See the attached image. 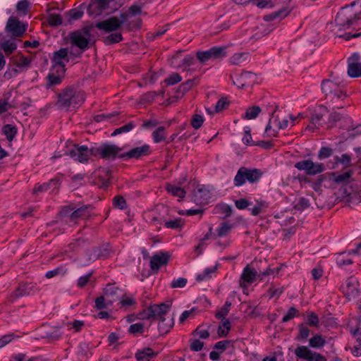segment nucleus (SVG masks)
Returning <instances> with one entry per match:
<instances>
[{"mask_svg": "<svg viewBox=\"0 0 361 361\" xmlns=\"http://www.w3.org/2000/svg\"><path fill=\"white\" fill-rule=\"evenodd\" d=\"M231 330V322L228 319H221V324L217 329V334L220 337H226Z\"/></svg>", "mask_w": 361, "mask_h": 361, "instance_id": "nucleus-25", "label": "nucleus"}, {"mask_svg": "<svg viewBox=\"0 0 361 361\" xmlns=\"http://www.w3.org/2000/svg\"><path fill=\"white\" fill-rule=\"evenodd\" d=\"M261 112V109L258 106H253L249 108L245 115V118L247 120L255 118Z\"/></svg>", "mask_w": 361, "mask_h": 361, "instance_id": "nucleus-40", "label": "nucleus"}, {"mask_svg": "<svg viewBox=\"0 0 361 361\" xmlns=\"http://www.w3.org/2000/svg\"><path fill=\"white\" fill-rule=\"evenodd\" d=\"M114 205L120 209H124L127 207L126 200L121 195H117L114 198Z\"/></svg>", "mask_w": 361, "mask_h": 361, "instance_id": "nucleus-52", "label": "nucleus"}, {"mask_svg": "<svg viewBox=\"0 0 361 361\" xmlns=\"http://www.w3.org/2000/svg\"><path fill=\"white\" fill-rule=\"evenodd\" d=\"M358 282L355 279L350 277L346 281V284L342 286V290L346 298L350 300L358 294Z\"/></svg>", "mask_w": 361, "mask_h": 361, "instance_id": "nucleus-17", "label": "nucleus"}, {"mask_svg": "<svg viewBox=\"0 0 361 361\" xmlns=\"http://www.w3.org/2000/svg\"><path fill=\"white\" fill-rule=\"evenodd\" d=\"M3 133L6 136L8 141H12L17 133V129L15 126L7 124L3 127Z\"/></svg>", "mask_w": 361, "mask_h": 361, "instance_id": "nucleus-29", "label": "nucleus"}, {"mask_svg": "<svg viewBox=\"0 0 361 361\" xmlns=\"http://www.w3.org/2000/svg\"><path fill=\"white\" fill-rule=\"evenodd\" d=\"M229 101L227 100L226 97L221 98L216 103L215 106L214 112L219 113L227 108L229 105Z\"/></svg>", "mask_w": 361, "mask_h": 361, "instance_id": "nucleus-46", "label": "nucleus"}, {"mask_svg": "<svg viewBox=\"0 0 361 361\" xmlns=\"http://www.w3.org/2000/svg\"><path fill=\"white\" fill-rule=\"evenodd\" d=\"M123 37L121 33H114L106 36L104 39V42L106 44H113L122 41Z\"/></svg>", "mask_w": 361, "mask_h": 361, "instance_id": "nucleus-37", "label": "nucleus"}, {"mask_svg": "<svg viewBox=\"0 0 361 361\" xmlns=\"http://www.w3.org/2000/svg\"><path fill=\"white\" fill-rule=\"evenodd\" d=\"M171 307V304L161 303L159 305H150L149 306V315L152 316L153 322L157 320L164 323L166 321L164 315L168 312Z\"/></svg>", "mask_w": 361, "mask_h": 361, "instance_id": "nucleus-8", "label": "nucleus"}, {"mask_svg": "<svg viewBox=\"0 0 361 361\" xmlns=\"http://www.w3.org/2000/svg\"><path fill=\"white\" fill-rule=\"evenodd\" d=\"M310 206L309 200L305 197H300L298 202L294 206V209L302 211Z\"/></svg>", "mask_w": 361, "mask_h": 361, "instance_id": "nucleus-60", "label": "nucleus"}, {"mask_svg": "<svg viewBox=\"0 0 361 361\" xmlns=\"http://www.w3.org/2000/svg\"><path fill=\"white\" fill-rule=\"evenodd\" d=\"M171 255L169 252H161L159 254L154 255L150 260V267L152 270H159L161 265H166Z\"/></svg>", "mask_w": 361, "mask_h": 361, "instance_id": "nucleus-20", "label": "nucleus"}, {"mask_svg": "<svg viewBox=\"0 0 361 361\" xmlns=\"http://www.w3.org/2000/svg\"><path fill=\"white\" fill-rule=\"evenodd\" d=\"M204 122V118L200 114H194L191 119V126L195 129H199Z\"/></svg>", "mask_w": 361, "mask_h": 361, "instance_id": "nucleus-48", "label": "nucleus"}, {"mask_svg": "<svg viewBox=\"0 0 361 361\" xmlns=\"http://www.w3.org/2000/svg\"><path fill=\"white\" fill-rule=\"evenodd\" d=\"M251 2L262 8L268 6L270 7H273L274 6V1L273 0H251Z\"/></svg>", "mask_w": 361, "mask_h": 361, "instance_id": "nucleus-57", "label": "nucleus"}, {"mask_svg": "<svg viewBox=\"0 0 361 361\" xmlns=\"http://www.w3.org/2000/svg\"><path fill=\"white\" fill-rule=\"evenodd\" d=\"M332 154H333V149L331 147H323L320 149V150L319 152L318 157L320 159H326V158L331 157L332 155Z\"/></svg>", "mask_w": 361, "mask_h": 361, "instance_id": "nucleus-55", "label": "nucleus"}, {"mask_svg": "<svg viewBox=\"0 0 361 361\" xmlns=\"http://www.w3.org/2000/svg\"><path fill=\"white\" fill-rule=\"evenodd\" d=\"M89 206L85 205L82 206L75 210H74L71 214H70V219L71 221H74L81 216H82L85 214V212L88 209Z\"/></svg>", "mask_w": 361, "mask_h": 361, "instance_id": "nucleus-44", "label": "nucleus"}, {"mask_svg": "<svg viewBox=\"0 0 361 361\" xmlns=\"http://www.w3.org/2000/svg\"><path fill=\"white\" fill-rule=\"evenodd\" d=\"M182 80L181 76L176 73H172L168 78L164 80V82L168 85H175Z\"/></svg>", "mask_w": 361, "mask_h": 361, "instance_id": "nucleus-50", "label": "nucleus"}, {"mask_svg": "<svg viewBox=\"0 0 361 361\" xmlns=\"http://www.w3.org/2000/svg\"><path fill=\"white\" fill-rule=\"evenodd\" d=\"M326 341L321 335H316L310 339V345L312 348H318L324 345Z\"/></svg>", "mask_w": 361, "mask_h": 361, "instance_id": "nucleus-36", "label": "nucleus"}, {"mask_svg": "<svg viewBox=\"0 0 361 361\" xmlns=\"http://www.w3.org/2000/svg\"><path fill=\"white\" fill-rule=\"evenodd\" d=\"M110 3H114L113 0H91L90 4L87 6V12L90 15L94 13V11H97L98 14L104 10L110 8Z\"/></svg>", "mask_w": 361, "mask_h": 361, "instance_id": "nucleus-16", "label": "nucleus"}, {"mask_svg": "<svg viewBox=\"0 0 361 361\" xmlns=\"http://www.w3.org/2000/svg\"><path fill=\"white\" fill-rule=\"evenodd\" d=\"M263 172L258 169H247L245 166L240 167L235 178L234 185L236 187L241 186L246 180L251 183L257 182L262 176Z\"/></svg>", "mask_w": 361, "mask_h": 361, "instance_id": "nucleus-5", "label": "nucleus"}, {"mask_svg": "<svg viewBox=\"0 0 361 361\" xmlns=\"http://www.w3.org/2000/svg\"><path fill=\"white\" fill-rule=\"evenodd\" d=\"M0 46L7 55L12 54L17 48L16 43L10 40L4 41Z\"/></svg>", "mask_w": 361, "mask_h": 361, "instance_id": "nucleus-33", "label": "nucleus"}, {"mask_svg": "<svg viewBox=\"0 0 361 361\" xmlns=\"http://www.w3.org/2000/svg\"><path fill=\"white\" fill-rule=\"evenodd\" d=\"M84 101L82 93L71 87L65 88L58 95L56 106L59 108L75 107Z\"/></svg>", "mask_w": 361, "mask_h": 361, "instance_id": "nucleus-2", "label": "nucleus"}, {"mask_svg": "<svg viewBox=\"0 0 361 361\" xmlns=\"http://www.w3.org/2000/svg\"><path fill=\"white\" fill-rule=\"evenodd\" d=\"M183 224L184 221L180 218H178L174 220H169L165 222V226L168 228L180 229L183 227Z\"/></svg>", "mask_w": 361, "mask_h": 361, "instance_id": "nucleus-39", "label": "nucleus"}, {"mask_svg": "<svg viewBox=\"0 0 361 361\" xmlns=\"http://www.w3.org/2000/svg\"><path fill=\"white\" fill-rule=\"evenodd\" d=\"M307 324L310 326H319V317L314 312H310L307 316Z\"/></svg>", "mask_w": 361, "mask_h": 361, "instance_id": "nucleus-53", "label": "nucleus"}, {"mask_svg": "<svg viewBox=\"0 0 361 361\" xmlns=\"http://www.w3.org/2000/svg\"><path fill=\"white\" fill-rule=\"evenodd\" d=\"M118 292L121 290L118 287H114L111 283L107 284L106 287L104 289V294L110 299L108 300L109 304H112L119 300Z\"/></svg>", "mask_w": 361, "mask_h": 361, "instance_id": "nucleus-22", "label": "nucleus"}, {"mask_svg": "<svg viewBox=\"0 0 361 361\" xmlns=\"http://www.w3.org/2000/svg\"><path fill=\"white\" fill-rule=\"evenodd\" d=\"M93 27V25H89L80 30L71 32L70 34L71 44L77 46L82 50L87 49L89 47V42L92 39L91 31Z\"/></svg>", "mask_w": 361, "mask_h": 361, "instance_id": "nucleus-4", "label": "nucleus"}, {"mask_svg": "<svg viewBox=\"0 0 361 361\" xmlns=\"http://www.w3.org/2000/svg\"><path fill=\"white\" fill-rule=\"evenodd\" d=\"M311 160L307 159V160H302L301 161H298L295 164V167L298 169L300 171L304 170L306 171V173L308 175V171L310 168Z\"/></svg>", "mask_w": 361, "mask_h": 361, "instance_id": "nucleus-49", "label": "nucleus"}, {"mask_svg": "<svg viewBox=\"0 0 361 361\" xmlns=\"http://www.w3.org/2000/svg\"><path fill=\"white\" fill-rule=\"evenodd\" d=\"M157 353H154L151 348H144L142 350H138L135 353V358L137 361H149L150 359L156 357Z\"/></svg>", "mask_w": 361, "mask_h": 361, "instance_id": "nucleus-23", "label": "nucleus"}, {"mask_svg": "<svg viewBox=\"0 0 361 361\" xmlns=\"http://www.w3.org/2000/svg\"><path fill=\"white\" fill-rule=\"evenodd\" d=\"M197 58L202 63H204L209 59H212L210 50L204 51H197Z\"/></svg>", "mask_w": 361, "mask_h": 361, "instance_id": "nucleus-54", "label": "nucleus"}, {"mask_svg": "<svg viewBox=\"0 0 361 361\" xmlns=\"http://www.w3.org/2000/svg\"><path fill=\"white\" fill-rule=\"evenodd\" d=\"M16 337L14 334H5L0 338V348L10 343Z\"/></svg>", "mask_w": 361, "mask_h": 361, "instance_id": "nucleus-59", "label": "nucleus"}, {"mask_svg": "<svg viewBox=\"0 0 361 361\" xmlns=\"http://www.w3.org/2000/svg\"><path fill=\"white\" fill-rule=\"evenodd\" d=\"M157 96L156 92H149L142 97L140 102L142 104L152 102Z\"/></svg>", "mask_w": 361, "mask_h": 361, "instance_id": "nucleus-63", "label": "nucleus"}, {"mask_svg": "<svg viewBox=\"0 0 361 361\" xmlns=\"http://www.w3.org/2000/svg\"><path fill=\"white\" fill-rule=\"evenodd\" d=\"M226 47H214L210 49L212 59H221L226 56Z\"/></svg>", "mask_w": 361, "mask_h": 361, "instance_id": "nucleus-30", "label": "nucleus"}, {"mask_svg": "<svg viewBox=\"0 0 361 361\" xmlns=\"http://www.w3.org/2000/svg\"><path fill=\"white\" fill-rule=\"evenodd\" d=\"M144 324L142 323H137L130 326L128 331L130 334H135L137 333L143 334L144 333Z\"/></svg>", "mask_w": 361, "mask_h": 361, "instance_id": "nucleus-51", "label": "nucleus"}, {"mask_svg": "<svg viewBox=\"0 0 361 361\" xmlns=\"http://www.w3.org/2000/svg\"><path fill=\"white\" fill-rule=\"evenodd\" d=\"M173 324L174 322L173 319H171L168 323H165V322L164 323H161V321H159L158 330L159 334L161 335L168 333L170 331L171 328L173 327Z\"/></svg>", "mask_w": 361, "mask_h": 361, "instance_id": "nucleus-38", "label": "nucleus"}, {"mask_svg": "<svg viewBox=\"0 0 361 361\" xmlns=\"http://www.w3.org/2000/svg\"><path fill=\"white\" fill-rule=\"evenodd\" d=\"M110 305L108 301L105 302V298L103 295L97 298L95 300V307L98 310H103L107 307V305Z\"/></svg>", "mask_w": 361, "mask_h": 361, "instance_id": "nucleus-64", "label": "nucleus"}, {"mask_svg": "<svg viewBox=\"0 0 361 361\" xmlns=\"http://www.w3.org/2000/svg\"><path fill=\"white\" fill-rule=\"evenodd\" d=\"M210 198V191L204 185H198L197 190H194L192 195V200L198 205L208 203Z\"/></svg>", "mask_w": 361, "mask_h": 361, "instance_id": "nucleus-11", "label": "nucleus"}, {"mask_svg": "<svg viewBox=\"0 0 361 361\" xmlns=\"http://www.w3.org/2000/svg\"><path fill=\"white\" fill-rule=\"evenodd\" d=\"M85 254H86L87 257V262L88 263L93 262L95 260L99 259L95 247H94V248H92L91 250H87L86 251Z\"/></svg>", "mask_w": 361, "mask_h": 361, "instance_id": "nucleus-62", "label": "nucleus"}, {"mask_svg": "<svg viewBox=\"0 0 361 361\" xmlns=\"http://www.w3.org/2000/svg\"><path fill=\"white\" fill-rule=\"evenodd\" d=\"M51 61L53 62V68L57 66H66V63L69 62L68 49L61 48L59 51L54 52Z\"/></svg>", "mask_w": 361, "mask_h": 361, "instance_id": "nucleus-19", "label": "nucleus"}, {"mask_svg": "<svg viewBox=\"0 0 361 361\" xmlns=\"http://www.w3.org/2000/svg\"><path fill=\"white\" fill-rule=\"evenodd\" d=\"M135 128V125L132 122H130L128 123H127L126 125L121 127V128H116L114 132L113 133L111 134L112 136H116L118 134H121L122 133H127V132H129L131 130H133V128Z\"/></svg>", "mask_w": 361, "mask_h": 361, "instance_id": "nucleus-47", "label": "nucleus"}, {"mask_svg": "<svg viewBox=\"0 0 361 361\" xmlns=\"http://www.w3.org/2000/svg\"><path fill=\"white\" fill-rule=\"evenodd\" d=\"M290 12V10H289L288 8L284 7L279 10L277 12H274L271 14L265 16L264 17V20L265 21H270L273 20L274 19L276 18L277 17L283 16V18L287 16Z\"/></svg>", "mask_w": 361, "mask_h": 361, "instance_id": "nucleus-27", "label": "nucleus"}, {"mask_svg": "<svg viewBox=\"0 0 361 361\" xmlns=\"http://www.w3.org/2000/svg\"><path fill=\"white\" fill-rule=\"evenodd\" d=\"M233 228V225L227 221H224L220 224L217 228L216 232L219 237H224L227 235Z\"/></svg>", "mask_w": 361, "mask_h": 361, "instance_id": "nucleus-32", "label": "nucleus"}, {"mask_svg": "<svg viewBox=\"0 0 361 361\" xmlns=\"http://www.w3.org/2000/svg\"><path fill=\"white\" fill-rule=\"evenodd\" d=\"M30 4L28 0H21L16 5V11L22 13L23 15H26L28 12Z\"/></svg>", "mask_w": 361, "mask_h": 361, "instance_id": "nucleus-45", "label": "nucleus"}, {"mask_svg": "<svg viewBox=\"0 0 361 361\" xmlns=\"http://www.w3.org/2000/svg\"><path fill=\"white\" fill-rule=\"evenodd\" d=\"M166 190L171 193L173 196H178L180 198H183L185 195V190L180 187H176L171 184H167L166 186Z\"/></svg>", "mask_w": 361, "mask_h": 361, "instance_id": "nucleus-28", "label": "nucleus"}, {"mask_svg": "<svg viewBox=\"0 0 361 361\" xmlns=\"http://www.w3.org/2000/svg\"><path fill=\"white\" fill-rule=\"evenodd\" d=\"M258 275V272L255 269H252L250 265H247L240 276V286L243 289H247V286L245 283H253Z\"/></svg>", "mask_w": 361, "mask_h": 361, "instance_id": "nucleus-13", "label": "nucleus"}, {"mask_svg": "<svg viewBox=\"0 0 361 361\" xmlns=\"http://www.w3.org/2000/svg\"><path fill=\"white\" fill-rule=\"evenodd\" d=\"M216 209L220 213L225 214L224 217H223L224 219L230 216L233 212L231 207L226 204H219L216 207Z\"/></svg>", "mask_w": 361, "mask_h": 361, "instance_id": "nucleus-43", "label": "nucleus"}, {"mask_svg": "<svg viewBox=\"0 0 361 361\" xmlns=\"http://www.w3.org/2000/svg\"><path fill=\"white\" fill-rule=\"evenodd\" d=\"M353 171L348 170L346 172L339 174L336 172L330 173V179L336 185H340V188H343L346 185H353L354 183L351 179Z\"/></svg>", "mask_w": 361, "mask_h": 361, "instance_id": "nucleus-12", "label": "nucleus"}, {"mask_svg": "<svg viewBox=\"0 0 361 361\" xmlns=\"http://www.w3.org/2000/svg\"><path fill=\"white\" fill-rule=\"evenodd\" d=\"M310 168L308 171V175L314 176L317 173H322L325 170V166L322 163H314L312 160L310 165Z\"/></svg>", "mask_w": 361, "mask_h": 361, "instance_id": "nucleus-31", "label": "nucleus"}, {"mask_svg": "<svg viewBox=\"0 0 361 361\" xmlns=\"http://www.w3.org/2000/svg\"><path fill=\"white\" fill-rule=\"evenodd\" d=\"M94 27L99 30H104L107 33L116 31L121 27L120 26V22H118V18L116 16L98 22L94 25Z\"/></svg>", "mask_w": 361, "mask_h": 361, "instance_id": "nucleus-10", "label": "nucleus"}, {"mask_svg": "<svg viewBox=\"0 0 361 361\" xmlns=\"http://www.w3.org/2000/svg\"><path fill=\"white\" fill-rule=\"evenodd\" d=\"M61 75H56L54 73H50L47 76L49 85H58L61 82L62 80Z\"/></svg>", "mask_w": 361, "mask_h": 361, "instance_id": "nucleus-61", "label": "nucleus"}, {"mask_svg": "<svg viewBox=\"0 0 361 361\" xmlns=\"http://www.w3.org/2000/svg\"><path fill=\"white\" fill-rule=\"evenodd\" d=\"M348 74L351 78L361 77V63H348Z\"/></svg>", "mask_w": 361, "mask_h": 361, "instance_id": "nucleus-24", "label": "nucleus"}, {"mask_svg": "<svg viewBox=\"0 0 361 361\" xmlns=\"http://www.w3.org/2000/svg\"><path fill=\"white\" fill-rule=\"evenodd\" d=\"M95 248L99 259H105L111 254V249L109 245Z\"/></svg>", "mask_w": 361, "mask_h": 361, "instance_id": "nucleus-42", "label": "nucleus"}, {"mask_svg": "<svg viewBox=\"0 0 361 361\" xmlns=\"http://www.w3.org/2000/svg\"><path fill=\"white\" fill-rule=\"evenodd\" d=\"M295 354L298 357L307 361H326L325 357L319 353L311 351L307 346H298L295 350Z\"/></svg>", "mask_w": 361, "mask_h": 361, "instance_id": "nucleus-9", "label": "nucleus"}, {"mask_svg": "<svg viewBox=\"0 0 361 361\" xmlns=\"http://www.w3.org/2000/svg\"><path fill=\"white\" fill-rule=\"evenodd\" d=\"M298 310L294 307H291L287 314L283 317L282 322H287L290 321V319H293L295 317L298 316Z\"/></svg>", "mask_w": 361, "mask_h": 361, "instance_id": "nucleus-56", "label": "nucleus"}, {"mask_svg": "<svg viewBox=\"0 0 361 361\" xmlns=\"http://www.w3.org/2000/svg\"><path fill=\"white\" fill-rule=\"evenodd\" d=\"M121 148L116 145L104 143L102 145V159H114L118 153L121 151Z\"/></svg>", "mask_w": 361, "mask_h": 361, "instance_id": "nucleus-18", "label": "nucleus"}, {"mask_svg": "<svg viewBox=\"0 0 361 361\" xmlns=\"http://www.w3.org/2000/svg\"><path fill=\"white\" fill-rule=\"evenodd\" d=\"M250 77H254V75L251 72H243L241 73L239 78H237L236 80H233V85L243 88L246 86L247 80Z\"/></svg>", "mask_w": 361, "mask_h": 361, "instance_id": "nucleus-26", "label": "nucleus"}, {"mask_svg": "<svg viewBox=\"0 0 361 361\" xmlns=\"http://www.w3.org/2000/svg\"><path fill=\"white\" fill-rule=\"evenodd\" d=\"M298 328H299V334L297 337V339H306L308 336H309V334H310V330L306 327L305 326V325L303 324H300L299 326H298Z\"/></svg>", "mask_w": 361, "mask_h": 361, "instance_id": "nucleus-58", "label": "nucleus"}, {"mask_svg": "<svg viewBox=\"0 0 361 361\" xmlns=\"http://www.w3.org/2000/svg\"><path fill=\"white\" fill-rule=\"evenodd\" d=\"M68 154L72 158H75V160H78L81 163H84L87 161L89 159V149L87 147L84 145H74V148L69 151Z\"/></svg>", "mask_w": 361, "mask_h": 361, "instance_id": "nucleus-15", "label": "nucleus"}, {"mask_svg": "<svg viewBox=\"0 0 361 361\" xmlns=\"http://www.w3.org/2000/svg\"><path fill=\"white\" fill-rule=\"evenodd\" d=\"M164 131L165 128L164 126H160L152 133L154 142L158 143L165 140L166 137Z\"/></svg>", "mask_w": 361, "mask_h": 361, "instance_id": "nucleus-35", "label": "nucleus"}, {"mask_svg": "<svg viewBox=\"0 0 361 361\" xmlns=\"http://www.w3.org/2000/svg\"><path fill=\"white\" fill-rule=\"evenodd\" d=\"M194 85L193 80H188L185 82H183L179 85L178 89L176 90L177 93H180L182 95L185 94L188 91H189Z\"/></svg>", "mask_w": 361, "mask_h": 361, "instance_id": "nucleus-41", "label": "nucleus"}, {"mask_svg": "<svg viewBox=\"0 0 361 361\" xmlns=\"http://www.w3.org/2000/svg\"><path fill=\"white\" fill-rule=\"evenodd\" d=\"M360 19L358 14L353 13L347 6L337 13L335 23L339 30H347L353 25H356Z\"/></svg>", "mask_w": 361, "mask_h": 361, "instance_id": "nucleus-6", "label": "nucleus"}, {"mask_svg": "<svg viewBox=\"0 0 361 361\" xmlns=\"http://www.w3.org/2000/svg\"><path fill=\"white\" fill-rule=\"evenodd\" d=\"M322 90L326 96V99L329 101L334 106V108H343V105L339 104L338 100H343L346 97V95L338 83L331 80H324L322 82Z\"/></svg>", "mask_w": 361, "mask_h": 361, "instance_id": "nucleus-1", "label": "nucleus"}, {"mask_svg": "<svg viewBox=\"0 0 361 361\" xmlns=\"http://www.w3.org/2000/svg\"><path fill=\"white\" fill-rule=\"evenodd\" d=\"M47 22L51 26H58L62 24L63 18L60 14L49 13L47 16Z\"/></svg>", "mask_w": 361, "mask_h": 361, "instance_id": "nucleus-34", "label": "nucleus"}, {"mask_svg": "<svg viewBox=\"0 0 361 361\" xmlns=\"http://www.w3.org/2000/svg\"><path fill=\"white\" fill-rule=\"evenodd\" d=\"M150 153V147L148 145H144L141 147H137L131 149L130 151L118 156L120 158L139 159L147 156Z\"/></svg>", "mask_w": 361, "mask_h": 361, "instance_id": "nucleus-14", "label": "nucleus"}, {"mask_svg": "<svg viewBox=\"0 0 361 361\" xmlns=\"http://www.w3.org/2000/svg\"><path fill=\"white\" fill-rule=\"evenodd\" d=\"M26 24L20 22L16 17H10L6 25V30L11 32L13 37H20L26 31Z\"/></svg>", "mask_w": 361, "mask_h": 361, "instance_id": "nucleus-7", "label": "nucleus"}, {"mask_svg": "<svg viewBox=\"0 0 361 361\" xmlns=\"http://www.w3.org/2000/svg\"><path fill=\"white\" fill-rule=\"evenodd\" d=\"M328 112L329 110L326 106L324 105H319L314 108L312 111L310 120L311 123L316 126L319 121H321L324 116H325Z\"/></svg>", "mask_w": 361, "mask_h": 361, "instance_id": "nucleus-21", "label": "nucleus"}, {"mask_svg": "<svg viewBox=\"0 0 361 361\" xmlns=\"http://www.w3.org/2000/svg\"><path fill=\"white\" fill-rule=\"evenodd\" d=\"M335 194L338 202H344L348 206L356 205L361 202V192L355 183L339 188Z\"/></svg>", "mask_w": 361, "mask_h": 361, "instance_id": "nucleus-3", "label": "nucleus"}]
</instances>
